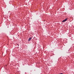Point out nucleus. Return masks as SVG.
Wrapping results in <instances>:
<instances>
[{
	"label": "nucleus",
	"instance_id": "f03ea898",
	"mask_svg": "<svg viewBox=\"0 0 74 74\" xmlns=\"http://www.w3.org/2000/svg\"><path fill=\"white\" fill-rule=\"evenodd\" d=\"M31 39H32V38L30 37V38H29V39L28 40V41H30L31 40Z\"/></svg>",
	"mask_w": 74,
	"mask_h": 74
},
{
	"label": "nucleus",
	"instance_id": "f257e3e1",
	"mask_svg": "<svg viewBox=\"0 0 74 74\" xmlns=\"http://www.w3.org/2000/svg\"><path fill=\"white\" fill-rule=\"evenodd\" d=\"M67 20V18H66L65 20H63L62 22H66Z\"/></svg>",
	"mask_w": 74,
	"mask_h": 74
},
{
	"label": "nucleus",
	"instance_id": "7ed1b4c3",
	"mask_svg": "<svg viewBox=\"0 0 74 74\" xmlns=\"http://www.w3.org/2000/svg\"><path fill=\"white\" fill-rule=\"evenodd\" d=\"M59 74H63L62 73H59Z\"/></svg>",
	"mask_w": 74,
	"mask_h": 74
}]
</instances>
